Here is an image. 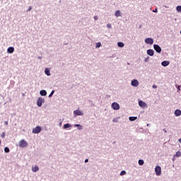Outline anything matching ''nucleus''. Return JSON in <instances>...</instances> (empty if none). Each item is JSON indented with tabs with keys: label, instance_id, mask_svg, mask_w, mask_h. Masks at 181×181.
I'll list each match as a JSON object with an SVG mask.
<instances>
[{
	"label": "nucleus",
	"instance_id": "obj_1",
	"mask_svg": "<svg viewBox=\"0 0 181 181\" xmlns=\"http://www.w3.org/2000/svg\"><path fill=\"white\" fill-rule=\"evenodd\" d=\"M18 145H19L20 148H26V146H28V142H26L25 141V139H21L18 142Z\"/></svg>",
	"mask_w": 181,
	"mask_h": 181
},
{
	"label": "nucleus",
	"instance_id": "obj_2",
	"mask_svg": "<svg viewBox=\"0 0 181 181\" xmlns=\"http://www.w3.org/2000/svg\"><path fill=\"white\" fill-rule=\"evenodd\" d=\"M82 115H84V113L81 110H76L74 111V117H78Z\"/></svg>",
	"mask_w": 181,
	"mask_h": 181
},
{
	"label": "nucleus",
	"instance_id": "obj_3",
	"mask_svg": "<svg viewBox=\"0 0 181 181\" xmlns=\"http://www.w3.org/2000/svg\"><path fill=\"white\" fill-rule=\"evenodd\" d=\"M155 172L157 176H160V173H162V168H160V166L157 165L155 168Z\"/></svg>",
	"mask_w": 181,
	"mask_h": 181
},
{
	"label": "nucleus",
	"instance_id": "obj_4",
	"mask_svg": "<svg viewBox=\"0 0 181 181\" xmlns=\"http://www.w3.org/2000/svg\"><path fill=\"white\" fill-rule=\"evenodd\" d=\"M42 131V127L40 126H37L33 129V134H39Z\"/></svg>",
	"mask_w": 181,
	"mask_h": 181
},
{
	"label": "nucleus",
	"instance_id": "obj_5",
	"mask_svg": "<svg viewBox=\"0 0 181 181\" xmlns=\"http://www.w3.org/2000/svg\"><path fill=\"white\" fill-rule=\"evenodd\" d=\"M112 108L115 110H119V104H118L117 103L114 102L113 103H112Z\"/></svg>",
	"mask_w": 181,
	"mask_h": 181
},
{
	"label": "nucleus",
	"instance_id": "obj_6",
	"mask_svg": "<svg viewBox=\"0 0 181 181\" xmlns=\"http://www.w3.org/2000/svg\"><path fill=\"white\" fill-rule=\"evenodd\" d=\"M145 43H146V45H153V39L149 37L146 38Z\"/></svg>",
	"mask_w": 181,
	"mask_h": 181
},
{
	"label": "nucleus",
	"instance_id": "obj_7",
	"mask_svg": "<svg viewBox=\"0 0 181 181\" xmlns=\"http://www.w3.org/2000/svg\"><path fill=\"white\" fill-rule=\"evenodd\" d=\"M139 107H141V108H145V107H148V105H146V103H145L142 100L139 101Z\"/></svg>",
	"mask_w": 181,
	"mask_h": 181
},
{
	"label": "nucleus",
	"instance_id": "obj_8",
	"mask_svg": "<svg viewBox=\"0 0 181 181\" xmlns=\"http://www.w3.org/2000/svg\"><path fill=\"white\" fill-rule=\"evenodd\" d=\"M43 101H45V100H43L42 98H38L37 101V105L38 107H42V104H43Z\"/></svg>",
	"mask_w": 181,
	"mask_h": 181
},
{
	"label": "nucleus",
	"instance_id": "obj_9",
	"mask_svg": "<svg viewBox=\"0 0 181 181\" xmlns=\"http://www.w3.org/2000/svg\"><path fill=\"white\" fill-rule=\"evenodd\" d=\"M153 47H154V50H156L157 53H160V52H162V48H160L159 45H154Z\"/></svg>",
	"mask_w": 181,
	"mask_h": 181
},
{
	"label": "nucleus",
	"instance_id": "obj_10",
	"mask_svg": "<svg viewBox=\"0 0 181 181\" xmlns=\"http://www.w3.org/2000/svg\"><path fill=\"white\" fill-rule=\"evenodd\" d=\"M132 86H133V87H138V86H139V82L138 80L134 79L132 81Z\"/></svg>",
	"mask_w": 181,
	"mask_h": 181
},
{
	"label": "nucleus",
	"instance_id": "obj_11",
	"mask_svg": "<svg viewBox=\"0 0 181 181\" xmlns=\"http://www.w3.org/2000/svg\"><path fill=\"white\" fill-rule=\"evenodd\" d=\"M169 64H170L169 61H163L161 63V65L163 66V67H166L167 66H169Z\"/></svg>",
	"mask_w": 181,
	"mask_h": 181
},
{
	"label": "nucleus",
	"instance_id": "obj_12",
	"mask_svg": "<svg viewBox=\"0 0 181 181\" xmlns=\"http://www.w3.org/2000/svg\"><path fill=\"white\" fill-rule=\"evenodd\" d=\"M175 115L176 117H180V115H181V110H176L175 111Z\"/></svg>",
	"mask_w": 181,
	"mask_h": 181
},
{
	"label": "nucleus",
	"instance_id": "obj_13",
	"mask_svg": "<svg viewBox=\"0 0 181 181\" xmlns=\"http://www.w3.org/2000/svg\"><path fill=\"white\" fill-rule=\"evenodd\" d=\"M155 52H153V49H148L147 51V54H148V56H153Z\"/></svg>",
	"mask_w": 181,
	"mask_h": 181
},
{
	"label": "nucleus",
	"instance_id": "obj_14",
	"mask_svg": "<svg viewBox=\"0 0 181 181\" xmlns=\"http://www.w3.org/2000/svg\"><path fill=\"white\" fill-rule=\"evenodd\" d=\"M32 170H33V172H37V171H39V167H37V165H35L32 168Z\"/></svg>",
	"mask_w": 181,
	"mask_h": 181
},
{
	"label": "nucleus",
	"instance_id": "obj_15",
	"mask_svg": "<svg viewBox=\"0 0 181 181\" xmlns=\"http://www.w3.org/2000/svg\"><path fill=\"white\" fill-rule=\"evenodd\" d=\"M14 50H15V49L13 47H10L8 48L7 52H8V53H12Z\"/></svg>",
	"mask_w": 181,
	"mask_h": 181
},
{
	"label": "nucleus",
	"instance_id": "obj_16",
	"mask_svg": "<svg viewBox=\"0 0 181 181\" xmlns=\"http://www.w3.org/2000/svg\"><path fill=\"white\" fill-rule=\"evenodd\" d=\"M115 15L117 18H118V16H121V12L119 11V10L116 11Z\"/></svg>",
	"mask_w": 181,
	"mask_h": 181
},
{
	"label": "nucleus",
	"instance_id": "obj_17",
	"mask_svg": "<svg viewBox=\"0 0 181 181\" xmlns=\"http://www.w3.org/2000/svg\"><path fill=\"white\" fill-rule=\"evenodd\" d=\"M40 95H46V90H42L40 91Z\"/></svg>",
	"mask_w": 181,
	"mask_h": 181
},
{
	"label": "nucleus",
	"instance_id": "obj_18",
	"mask_svg": "<svg viewBox=\"0 0 181 181\" xmlns=\"http://www.w3.org/2000/svg\"><path fill=\"white\" fill-rule=\"evenodd\" d=\"M71 127V124H65L64 125V128L65 129H67V128H70Z\"/></svg>",
	"mask_w": 181,
	"mask_h": 181
},
{
	"label": "nucleus",
	"instance_id": "obj_19",
	"mask_svg": "<svg viewBox=\"0 0 181 181\" xmlns=\"http://www.w3.org/2000/svg\"><path fill=\"white\" fill-rule=\"evenodd\" d=\"M137 119H138V117H130L129 118V121H135Z\"/></svg>",
	"mask_w": 181,
	"mask_h": 181
},
{
	"label": "nucleus",
	"instance_id": "obj_20",
	"mask_svg": "<svg viewBox=\"0 0 181 181\" xmlns=\"http://www.w3.org/2000/svg\"><path fill=\"white\" fill-rule=\"evenodd\" d=\"M119 47H124V42H119L117 43Z\"/></svg>",
	"mask_w": 181,
	"mask_h": 181
},
{
	"label": "nucleus",
	"instance_id": "obj_21",
	"mask_svg": "<svg viewBox=\"0 0 181 181\" xmlns=\"http://www.w3.org/2000/svg\"><path fill=\"white\" fill-rule=\"evenodd\" d=\"M75 127H76L79 130L83 129V126L81 124H75Z\"/></svg>",
	"mask_w": 181,
	"mask_h": 181
},
{
	"label": "nucleus",
	"instance_id": "obj_22",
	"mask_svg": "<svg viewBox=\"0 0 181 181\" xmlns=\"http://www.w3.org/2000/svg\"><path fill=\"white\" fill-rule=\"evenodd\" d=\"M175 156H177V158H179L181 156V152L180 151H177L175 153Z\"/></svg>",
	"mask_w": 181,
	"mask_h": 181
},
{
	"label": "nucleus",
	"instance_id": "obj_23",
	"mask_svg": "<svg viewBox=\"0 0 181 181\" xmlns=\"http://www.w3.org/2000/svg\"><path fill=\"white\" fill-rule=\"evenodd\" d=\"M144 163H145L144 160H139V165H140L141 166H142V165H144Z\"/></svg>",
	"mask_w": 181,
	"mask_h": 181
},
{
	"label": "nucleus",
	"instance_id": "obj_24",
	"mask_svg": "<svg viewBox=\"0 0 181 181\" xmlns=\"http://www.w3.org/2000/svg\"><path fill=\"white\" fill-rule=\"evenodd\" d=\"M46 75L47 76H50V71L47 68L46 69Z\"/></svg>",
	"mask_w": 181,
	"mask_h": 181
},
{
	"label": "nucleus",
	"instance_id": "obj_25",
	"mask_svg": "<svg viewBox=\"0 0 181 181\" xmlns=\"http://www.w3.org/2000/svg\"><path fill=\"white\" fill-rule=\"evenodd\" d=\"M124 175H127V172H125V170H122V171L120 173V176H124Z\"/></svg>",
	"mask_w": 181,
	"mask_h": 181
},
{
	"label": "nucleus",
	"instance_id": "obj_26",
	"mask_svg": "<svg viewBox=\"0 0 181 181\" xmlns=\"http://www.w3.org/2000/svg\"><path fill=\"white\" fill-rule=\"evenodd\" d=\"M177 12H181V6H177L176 8Z\"/></svg>",
	"mask_w": 181,
	"mask_h": 181
},
{
	"label": "nucleus",
	"instance_id": "obj_27",
	"mask_svg": "<svg viewBox=\"0 0 181 181\" xmlns=\"http://www.w3.org/2000/svg\"><path fill=\"white\" fill-rule=\"evenodd\" d=\"M4 152H6V153H9V148L6 147V148H4Z\"/></svg>",
	"mask_w": 181,
	"mask_h": 181
},
{
	"label": "nucleus",
	"instance_id": "obj_28",
	"mask_svg": "<svg viewBox=\"0 0 181 181\" xmlns=\"http://www.w3.org/2000/svg\"><path fill=\"white\" fill-rule=\"evenodd\" d=\"M112 122H118V117L113 119Z\"/></svg>",
	"mask_w": 181,
	"mask_h": 181
},
{
	"label": "nucleus",
	"instance_id": "obj_29",
	"mask_svg": "<svg viewBox=\"0 0 181 181\" xmlns=\"http://www.w3.org/2000/svg\"><path fill=\"white\" fill-rule=\"evenodd\" d=\"M96 47H101V42H98L96 44Z\"/></svg>",
	"mask_w": 181,
	"mask_h": 181
},
{
	"label": "nucleus",
	"instance_id": "obj_30",
	"mask_svg": "<svg viewBox=\"0 0 181 181\" xmlns=\"http://www.w3.org/2000/svg\"><path fill=\"white\" fill-rule=\"evenodd\" d=\"M107 28H108V29H111V28H112V25H111V24H107Z\"/></svg>",
	"mask_w": 181,
	"mask_h": 181
},
{
	"label": "nucleus",
	"instance_id": "obj_31",
	"mask_svg": "<svg viewBox=\"0 0 181 181\" xmlns=\"http://www.w3.org/2000/svg\"><path fill=\"white\" fill-rule=\"evenodd\" d=\"M53 94H54V90H52L50 93V95H49V97H52V95H53Z\"/></svg>",
	"mask_w": 181,
	"mask_h": 181
},
{
	"label": "nucleus",
	"instance_id": "obj_32",
	"mask_svg": "<svg viewBox=\"0 0 181 181\" xmlns=\"http://www.w3.org/2000/svg\"><path fill=\"white\" fill-rule=\"evenodd\" d=\"M30 11H32V6H29V8L27 10V12H30Z\"/></svg>",
	"mask_w": 181,
	"mask_h": 181
},
{
	"label": "nucleus",
	"instance_id": "obj_33",
	"mask_svg": "<svg viewBox=\"0 0 181 181\" xmlns=\"http://www.w3.org/2000/svg\"><path fill=\"white\" fill-rule=\"evenodd\" d=\"M93 18H94L95 21H97L98 19V16H95Z\"/></svg>",
	"mask_w": 181,
	"mask_h": 181
},
{
	"label": "nucleus",
	"instance_id": "obj_34",
	"mask_svg": "<svg viewBox=\"0 0 181 181\" xmlns=\"http://www.w3.org/2000/svg\"><path fill=\"white\" fill-rule=\"evenodd\" d=\"M1 138H5V133H3L1 135Z\"/></svg>",
	"mask_w": 181,
	"mask_h": 181
},
{
	"label": "nucleus",
	"instance_id": "obj_35",
	"mask_svg": "<svg viewBox=\"0 0 181 181\" xmlns=\"http://www.w3.org/2000/svg\"><path fill=\"white\" fill-rule=\"evenodd\" d=\"M153 88H158V86L156 85H153Z\"/></svg>",
	"mask_w": 181,
	"mask_h": 181
},
{
	"label": "nucleus",
	"instance_id": "obj_36",
	"mask_svg": "<svg viewBox=\"0 0 181 181\" xmlns=\"http://www.w3.org/2000/svg\"><path fill=\"white\" fill-rule=\"evenodd\" d=\"M4 124L5 125H8V121L4 122Z\"/></svg>",
	"mask_w": 181,
	"mask_h": 181
},
{
	"label": "nucleus",
	"instance_id": "obj_37",
	"mask_svg": "<svg viewBox=\"0 0 181 181\" xmlns=\"http://www.w3.org/2000/svg\"><path fill=\"white\" fill-rule=\"evenodd\" d=\"M88 162V159L85 160V163H87Z\"/></svg>",
	"mask_w": 181,
	"mask_h": 181
},
{
	"label": "nucleus",
	"instance_id": "obj_38",
	"mask_svg": "<svg viewBox=\"0 0 181 181\" xmlns=\"http://www.w3.org/2000/svg\"><path fill=\"white\" fill-rule=\"evenodd\" d=\"M153 12H158V9L156 8L155 10L153 11Z\"/></svg>",
	"mask_w": 181,
	"mask_h": 181
},
{
	"label": "nucleus",
	"instance_id": "obj_39",
	"mask_svg": "<svg viewBox=\"0 0 181 181\" xmlns=\"http://www.w3.org/2000/svg\"><path fill=\"white\" fill-rule=\"evenodd\" d=\"M177 90H179V91H180V86L177 87Z\"/></svg>",
	"mask_w": 181,
	"mask_h": 181
},
{
	"label": "nucleus",
	"instance_id": "obj_40",
	"mask_svg": "<svg viewBox=\"0 0 181 181\" xmlns=\"http://www.w3.org/2000/svg\"><path fill=\"white\" fill-rule=\"evenodd\" d=\"M179 142L181 144V139H179Z\"/></svg>",
	"mask_w": 181,
	"mask_h": 181
},
{
	"label": "nucleus",
	"instance_id": "obj_41",
	"mask_svg": "<svg viewBox=\"0 0 181 181\" xmlns=\"http://www.w3.org/2000/svg\"><path fill=\"white\" fill-rule=\"evenodd\" d=\"M44 73H46V69H45Z\"/></svg>",
	"mask_w": 181,
	"mask_h": 181
},
{
	"label": "nucleus",
	"instance_id": "obj_42",
	"mask_svg": "<svg viewBox=\"0 0 181 181\" xmlns=\"http://www.w3.org/2000/svg\"><path fill=\"white\" fill-rule=\"evenodd\" d=\"M164 132H166V130H164Z\"/></svg>",
	"mask_w": 181,
	"mask_h": 181
}]
</instances>
